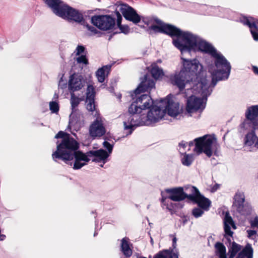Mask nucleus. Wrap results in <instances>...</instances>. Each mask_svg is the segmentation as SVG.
I'll return each mask as SVG.
<instances>
[{
    "label": "nucleus",
    "instance_id": "nucleus-1",
    "mask_svg": "<svg viewBox=\"0 0 258 258\" xmlns=\"http://www.w3.org/2000/svg\"><path fill=\"white\" fill-rule=\"evenodd\" d=\"M200 41L207 44L205 50L190 48L186 52L181 53L182 68L180 72H176L170 78L171 83L177 86L181 91L185 86L189 85H195L196 83L201 82L202 79H206L203 66L197 59H189L184 57L185 54H189L190 51H201L211 55L214 64L208 66V71L212 76V88L217 81L227 79L229 77L231 66L225 57L218 52L212 45L197 36Z\"/></svg>",
    "mask_w": 258,
    "mask_h": 258
},
{
    "label": "nucleus",
    "instance_id": "nucleus-2",
    "mask_svg": "<svg viewBox=\"0 0 258 258\" xmlns=\"http://www.w3.org/2000/svg\"><path fill=\"white\" fill-rule=\"evenodd\" d=\"M55 138H61V140L60 143H57L56 151L52 154L53 159L55 161V159H61L67 163L68 161L75 158L73 166L74 169H79L86 165L90 161L89 157L91 156L94 157L93 161H102L104 164L113 149V145L104 141L103 145L107 150V152L100 149L89 151L85 154L80 151H77L79 148V144L69 134L60 131L55 135Z\"/></svg>",
    "mask_w": 258,
    "mask_h": 258
},
{
    "label": "nucleus",
    "instance_id": "nucleus-3",
    "mask_svg": "<svg viewBox=\"0 0 258 258\" xmlns=\"http://www.w3.org/2000/svg\"><path fill=\"white\" fill-rule=\"evenodd\" d=\"M156 23L157 25H152L148 28V32L150 34L153 32L164 33L171 37L175 36L176 38L173 40V43L182 54L190 48L205 50V47H207V44L201 41L197 35L191 32L182 31L174 26L163 23L159 20L156 21Z\"/></svg>",
    "mask_w": 258,
    "mask_h": 258
},
{
    "label": "nucleus",
    "instance_id": "nucleus-4",
    "mask_svg": "<svg viewBox=\"0 0 258 258\" xmlns=\"http://www.w3.org/2000/svg\"><path fill=\"white\" fill-rule=\"evenodd\" d=\"M165 115L163 107L153 105L147 114L143 112L142 114L135 113L126 116L123 121L124 129L129 130L128 134H131L134 127L142 125H151L160 120Z\"/></svg>",
    "mask_w": 258,
    "mask_h": 258
},
{
    "label": "nucleus",
    "instance_id": "nucleus-5",
    "mask_svg": "<svg viewBox=\"0 0 258 258\" xmlns=\"http://www.w3.org/2000/svg\"><path fill=\"white\" fill-rule=\"evenodd\" d=\"M191 90L195 94L199 93L202 96L199 98L191 95L187 100L186 110L189 113L199 111L202 112L205 108L207 98L209 96L212 89L207 79H202L201 82L195 83V85H191Z\"/></svg>",
    "mask_w": 258,
    "mask_h": 258
},
{
    "label": "nucleus",
    "instance_id": "nucleus-6",
    "mask_svg": "<svg viewBox=\"0 0 258 258\" xmlns=\"http://www.w3.org/2000/svg\"><path fill=\"white\" fill-rule=\"evenodd\" d=\"M188 189L191 192L188 195L184 192L183 188L181 187L166 189L165 191L168 194L166 197L173 201H181L187 198L204 209L208 210L211 205V201L203 196L196 187L190 186Z\"/></svg>",
    "mask_w": 258,
    "mask_h": 258
},
{
    "label": "nucleus",
    "instance_id": "nucleus-7",
    "mask_svg": "<svg viewBox=\"0 0 258 258\" xmlns=\"http://www.w3.org/2000/svg\"><path fill=\"white\" fill-rule=\"evenodd\" d=\"M195 147L194 151L198 155L204 153L208 157L213 154L217 155L220 146L214 135H206L194 140Z\"/></svg>",
    "mask_w": 258,
    "mask_h": 258
},
{
    "label": "nucleus",
    "instance_id": "nucleus-8",
    "mask_svg": "<svg viewBox=\"0 0 258 258\" xmlns=\"http://www.w3.org/2000/svg\"><path fill=\"white\" fill-rule=\"evenodd\" d=\"M153 105H155L154 102L149 95H142L131 104L128 108V114L125 115L124 119H126V116L135 113L140 114L145 112L146 109H150Z\"/></svg>",
    "mask_w": 258,
    "mask_h": 258
},
{
    "label": "nucleus",
    "instance_id": "nucleus-9",
    "mask_svg": "<svg viewBox=\"0 0 258 258\" xmlns=\"http://www.w3.org/2000/svg\"><path fill=\"white\" fill-rule=\"evenodd\" d=\"M91 22L94 26L104 31L110 30L115 25V19L107 15L93 16Z\"/></svg>",
    "mask_w": 258,
    "mask_h": 258
},
{
    "label": "nucleus",
    "instance_id": "nucleus-10",
    "mask_svg": "<svg viewBox=\"0 0 258 258\" xmlns=\"http://www.w3.org/2000/svg\"><path fill=\"white\" fill-rule=\"evenodd\" d=\"M161 101V103L166 104V110L168 114L170 116L176 117L181 113L182 108L180 107L179 102L176 100L173 96L168 95L166 98Z\"/></svg>",
    "mask_w": 258,
    "mask_h": 258
},
{
    "label": "nucleus",
    "instance_id": "nucleus-11",
    "mask_svg": "<svg viewBox=\"0 0 258 258\" xmlns=\"http://www.w3.org/2000/svg\"><path fill=\"white\" fill-rule=\"evenodd\" d=\"M89 134L93 138L100 137L105 135L106 129L103 118L97 114L89 127Z\"/></svg>",
    "mask_w": 258,
    "mask_h": 258
},
{
    "label": "nucleus",
    "instance_id": "nucleus-12",
    "mask_svg": "<svg viewBox=\"0 0 258 258\" xmlns=\"http://www.w3.org/2000/svg\"><path fill=\"white\" fill-rule=\"evenodd\" d=\"M59 17L70 20H73L77 22H81L83 19L82 15L77 10L64 5L60 12Z\"/></svg>",
    "mask_w": 258,
    "mask_h": 258
},
{
    "label": "nucleus",
    "instance_id": "nucleus-13",
    "mask_svg": "<svg viewBox=\"0 0 258 258\" xmlns=\"http://www.w3.org/2000/svg\"><path fill=\"white\" fill-rule=\"evenodd\" d=\"M85 124L84 117L79 111H74L70 115L69 125L68 129L73 127L76 131H79Z\"/></svg>",
    "mask_w": 258,
    "mask_h": 258
},
{
    "label": "nucleus",
    "instance_id": "nucleus-14",
    "mask_svg": "<svg viewBox=\"0 0 258 258\" xmlns=\"http://www.w3.org/2000/svg\"><path fill=\"white\" fill-rule=\"evenodd\" d=\"M119 10L126 20L135 24H137L140 21L141 18L140 16L133 8L128 5L126 4L120 5L119 6Z\"/></svg>",
    "mask_w": 258,
    "mask_h": 258
},
{
    "label": "nucleus",
    "instance_id": "nucleus-15",
    "mask_svg": "<svg viewBox=\"0 0 258 258\" xmlns=\"http://www.w3.org/2000/svg\"><path fill=\"white\" fill-rule=\"evenodd\" d=\"M85 85L86 82L82 76L74 74L70 77L68 87L71 93L81 90Z\"/></svg>",
    "mask_w": 258,
    "mask_h": 258
},
{
    "label": "nucleus",
    "instance_id": "nucleus-16",
    "mask_svg": "<svg viewBox=\"0 0 258 258\" xmlns=\"http://www.w3.org/2000/svg\"><path fill=\"white\" fill-rule=\"evenodd\" d=\"M223 221L224 229L225 232L224 237L227 240V241H228L230 243H231V240H232V236L233 234V232L231 231V229H236V225L235 224L233 219L228 212L226 213Z\"/></svg>",
    "mask_w": 258,
    "mask_h": 258
},
{
    "label": "nucleus",
    "instance_id": "nucleus-17",
    "mask_svg": "<svg viewBox=\"0 0 258 258\" xmlns=\"http://www.w3.org/2000/svg\"><path fill=\"white\" fill-rule=\"evenodd\" d=\"M240 22L248 26L253 39L258 41V19L243 17L240 19Z\"/></svg>",
    "mask_w": 258,
    "mask_h": 258
},
{
    "label": "nucleus",
    "instance_id": "nucleus-18",
    "mask_svg": "<svg viewBox=\"0 0 258 258\" xmlns=\"http://www.w3.org/2000/svg\"><path fill=\"white\" fill-rule=\"evenodd\" d=\"M255 130L248 133L244 138V145L250 151H255L258 149V137L256 136Z\"/></svg>",
    "mask_w": 258,
    "mask_h": 258
},
{
    "label": "nucleus",
    "instance_id": "nucleus-19",
    "mask_svg": "<svg viewBox=\"0 0 258 258\" xmlns=\"http://www.w3.org/2000/svg\"><path fill=\"white\" fill-rule=\"evenodd\" d=\"M246 120L244 124L252 123V125L258 121V105H252L248 107L245 111Z\"/></svg>",
    "mask_w": 258,
    "mask_h": 258
},
{
    "label": "nucleus",
    "instance_id": "nucleus-20",
    "mask_svg": "<svg viewBox=\"0 0 258 258\" xmlns=\"http://www.w3.org/2000/svg\"><path fill=\"white\" fill-rule=\"evenodd\" d=\"M155 86V82L152 79L148 78V76L146 75L139 87L134 91L136 95L139 94L142 92H144L149 88H154Z\"/></svg>",
    "mask_w": 258,
    "mask_h": 258
},
{
    "label": "nucleus",
    "instance_id": "nucleus-21",
    "mask_svg": "<svg viewBox=\"0 0 258 258\" xmlns=\"http://www.w3.org/2000/svg\"><path fill=\"white\" fill-rule=\"evenodd\" d=\"M44 3L49 7L53 13L56 16L60 15V11L62 10L64 4L60 0H43Z\"/></svg>",
    "mask_w": 258,
    "mask_h": 258
},
{
    "label": "nucleus",
    "instance_id": "nucleus-22",
    "mask_svg": "<svg viewBox=\"0 0 258 258\" xmlns=\"http://www.w3.org/2000/svg\"><path fill=\"white\" fill-rule=\"evenodd\" d=\"M111 66L106 65L99 69L96 73V76L98 82L102 83L104 81L105 78L108 76L110 70Z\"/></svg>",
    "mask_w": 258,
    "mask_h": 258
},
{
    "label": "nucleus",
    "instance_id": "nucleus-23",
    "mask_svg": "<svg viewBox=\"0 0 258 258\" xmlns=\"http://www.w3.org/2000/svg\"><path fill=\"white\" fill-rule=\"evenodd\" d=\"M235 209L240 215L245 216L250 215L252 211L251 206L248 203L241 204L239 207H237Z\"/></svg>",
    "mask_w": 258,
    "mask_h": 258
},
{
    "label": "nucleus",
    "instance_id": "nucleus-24",
    "mask_svg": "<svg viewBox=\"0 0 258 258\" xmlns=\"http://www.w3.org/2000/svg\"><path fill=\"white\" fill-rule=\"evenodd\" d=\"M233 239H232L231 243L227 241L229 243V245H227V246L228 247V252L229 253V258H234L237 253L239 252L241 248V246L234 241H233Z\"/></svg>",
    "mask_w": 258,
    "mask_h": 258
},
{
    "label": "nucleus",
    "instance_id": "nucleus-25",
    "mask_svg": "<svg viewBox=\"0 0 258 258\" xmlns=\"http://www.w3.org/2000/svg\"><path fill=\"white\" fill-rule=\"evenodd\" d=\"M121 248L123 253L126 256L129 257L132 254V250L130 247L128 238L124 237L122 239L121 243Z\"/></svg>",
    "mask_w": 258,
    "mask_h": 258
},
{
    "label": "nucleus",
    "instance_id": "nucleus-26",
    "mask_svg": "<svg viewBox=\"0 0 258 258\" xmlns=\"http://www.w3.org/2000/svg\"><path fill=\"white\" fill-rule=\"evenodd\" d=\"M215 254L218 257H227L226 249L221 242H217L215 244Z\"/></svg>",
    "mask_w": 258,
    "mask_h": 258
},
{
    "label": "nucleus",
    "instance_id": "nucleus-27",
    "mask_svg": "<svg viewBox=\"0 0 258 258\" xmlns=\"http://www.w3.org/2000/svg\"><path fill=\"white\" fill-rule=\"evenodd\" d=\"M245 203V196L244 193L241 191H238L236 192L234 196V201L233 205L234 208L235 209Z\"/></svg>",
    "mask_w": 258,
    "mask_h": 258
},
{
    "label": "nucleus",
    "instance_id": "nucleus-28",
    "mask_svg": "<svg viewBox=\"0 0 258 258\" xmlns=\"http://www.w3.org/2000/svg\"><path fill=\"white\" fill-rule=\"evenodd\" d=\"M252 248L250 245L247 244L245 248L240 251L236 258H244L246 256L247 258H252Z\"/></svg>",
    "mask_w": 258,
    "mask_h": 258
},
{
    "label": "nucleus",
    "instance_id": "nucleus-29",
    "mask_svg": "<svg viewBox=\"0 0 258 258\" xmlns=\"http://www.w3.org/2000/svg\"><path fill=\"white\" fill-rule=\"evenodd\" d=\"M151 72L153 77L155 79H159L164 75L163 70L156 64L152 65Z\"/></svg>",
    "mask_w": 258,
    "mask_h": 258
},
{
    "label": "nucleus",
    "instance_id": "nucleus-30",
    "mask_svg": "<svg viewBox=\"0 0 258 258\" xmlns=\"http://www.w3.org/2000/svg\"><path fill=\"white\" fill-rule=\"evenodd\" d=\"M195 159L194 155L192 154H183L181 161L184 166H189L191 165Z\"/></svg>",
    "mask_w": 258,
    "mask_h": 258
},
{
    "label": "nucleus",
    "instance_id": "nucleus-31",
    "mask_svg": "<svg viewBox=\"0 0 258 258\" xmlns=\"http://www.w3.org/2000/svg\"><path fill=\"white\" fill-rule=\"evenodd\" d=\"M80 102V99L79 97L76 96L74 93H71V103L72 106V112L74 111L78 110L76 109V107L79 105Z\"/></svg>",
    "mask_w": 258,
    "mask_h": 258
},
{
    "label": "nucleus",
    "instance_id": "nucleus-32",
    "mask_svg": "<svg viewBox=\"0 0 258 258\" xmlns=\"http://www.w3.org/2000/svg\"><path fill=\"white\" fill-rule=\"evenodd\" d=\"M95 91L94 87L91 85H88L86 92V99H94Z\"/></svg>",
    "mask_w": 258,
    "mask_h": 258
},
{
    "label": "nucleus",
    "instance_id": "nucleus-33",
    "mask_svg": "<svg viewBox=\"0 0 258 258\" xmlns=\"http://www.w3.org/2000/svg\"><path fill=\"white\" fill-rule=\"evenodd\" d=\"M86 108L87 110L91 112L95 111V105L94 99H86Z\"/></svg>",
    "mask_w": 258,
    "mask_h": 258
},
{
    "label": "nucleus",
    "instance_id": "nucleus-34",
    "mask_svg": "<svg viewBox=\"0 0 258 258\" xmlns=\"http://www.w3.org/2000/svg\"><path fill=\"white\" fill-rule=\"evenodd\" d=\"M75 60L79 64L87 65L88 64V60L85 54L78 55L75 58Z\"/></svg>",
    "mask_w": 258,
    "mask_h": 258
},
{
    "label": "nucleus",
    "instance_id": "nucleus-35",
    "mask_svg": "<svg viewBox=\"0 0 258 258\" xmlns=\"http://www.w3.org/2000/svg\"><path fill=\"white\" fill-rule=\"evenodd\" d=\"M198 206L200 207V208H195L193 209L192 211V215L195 218H199L202 216V215L204 214V211H206V210L204 209L202 207L200 206L199 205Z\"/></svg>",
    "mask_w": 258,
    "mask_h": 258
},
{
    "label": "nucleus",
    "instance_id": "nucleus-36",
    "mask_svg": "<svg viewBox=\"0 0 258 258\" xmlns=\"http://www.w3.org/2000/svg\"><path fill=\"white\" fill-rule=\"evenodd\" d=\"M167 197L163 199L162 202L164 205L166 206V208L169 211H173L174 210V205L171 202H170Z\"/></svg>",
    "mask_w": 258,
    "mask_h": 258
},
{
    "label": "nucleus",
    "instance_id": "nucleus-37",
    "mask_svg": "<svg viewBox=\"0 0 258 258\" xmlns=\"http://www.w3.org/2000/svg\"><path fill=\"white\" fill-rule=\"evenodd\" d=\"M49 108L52 113H57L59 110V105L56 101H51L49 103Z\"/></svg>",
    "mask_w": 258,
    "mask_h": 258
},
{
    "label": "nucleus",
    "instance_id": "nucleus-38",
    "mask_svg": "<svg viewBox=\"0 0 258 258\" xmlns=\"http://www.w3.org/2000/svg\"><path fill=\"white\" fill-rule=\"evenodd\" d=\"M194 145V143L192 142H189V143L181 142V143H179V150L180 153L183 152L184 151V150H185V148L186 147H188L187 150H189V147L191 145Z\"/></svg>",
    "mask_w": 258,
    "mask_h": 258
},
{
    "label": "nucleus",
    "instance_id": "nucleus-39",
    "mask_svg": "<svg viewBox=\"0 0 258 258\" xmlns=\"http://www.w3.org/2000/svg\"><path fill=\"white\" fill-rule=\"evenodd\" d=\"M85 47L83 45H78L74 51V54L77 56L78 55H81L82 54H84L85 52Z\"/></svg>",
    "mask_w": 258,
    "mask_h": 258
},
{
    "label": "nucleus",
    "instance_id": "nucleus-40",
    "mask_svg": "<svg viewBox=\"0 0 258 258\" xmlns=\"http://www.w3.org/2000/svg\"><path fill=\"white\" fill-rule=\"evenodd\" d=\"M86 27L87 28V29L90 32V34L93 35L97 34L98 33V30L94 26L86 25Z\"/></svg>",
    "mask_w": 258,
    "mask_h": 258
},
{
    "label": "nucleus",
    "instance_id": "nucleus-41",
    "mask_svg": "<svg viewBox=\"0 0 258 258\" xmlns=\"http://www.w3.org/2000/svg\"><path fill=\"white\" fill-rule=\"evenodd\" d=\"M250 223L252 228H258V217L256 216L253 220H250Z\"/></svg>",
    "mask_w": 258,
    "mask_h": 258
},
{
    "label": "nucleus",
    "instance_id": "nucleus-42",
    "mask_svg": "<svg viewBox=\"0 0 258 258\" xmlns=\"http://www.w3.org/2000/svg\"><path fill=\"white\" fill-rule=\"evenodd\" d=\"M118 28L121 30V32L124 34H127L129 32V28L127 26L120 25Z\"/></svg>",
    "mask_w": 258,
    "mask_h": 258
},
{
    "label": "nucleus",
    "instance_id": "nucleus-43",
    "mask_svg": "<svg viewBox=\"0 0 258 258\" xmlns=\"http://www.w3.org/2000/svg\"><path fill=\"white\" fill-rule=\"evenodd\" d=\"M154 258H168L167 255L163 252H159Z\"/></svg>",
    "mask_w": 258,
    "mask_h": 258
},
{
    "label": "nucleus",
    "instance_id": "nucleus-44",
    "mask_svg": "<svg viewBox=\"0 0 258 258\" xmlns=\"http://www.w3.org/2000/svg\"><path fill=\"white\" fill-rule=\"evenodd\" d=\"M247 233L248 234V237L249 238H252L253 236L255 235L256 234V231L252 230H247Z\"/></svg>",
    "mask_w": 258,
    "mask_h": 258
},
{
    "label": "nucleus",
    "instance_id": "nucleus-45",
    "mask_svg": "<svg viewBox=\"0 0 258 258\" xmlns=\"http://www.w3.org/2000/svg\"><path fill=\"white\" fill-rule=\"evenodd\" d=\"M67 86V84L66 82H63L62 80V78H61L58 83V87L61 89L66 88Z\"/></svg>",
    "mask_w": 258,
    "mask_h": 258
},
{
    "label": "nucleus",
    "instance_id": "nucleus-46",
    "mask_svg": "<svg viewBox=\"0 0 258 258\" xmlns=\"http://www.w3.org/2000/svg\"><path fill=\"white\" fill-rule=\"evenodd\" d=\"M117 25L118 26V27L120 26V25H121V15H120V14L117 12Z\"/></svg>",
    "mask_w": 258,
    "mask_h": 258
},
{
    "label": "nucleus",
    "instance_id": "nucleus-47",
    "mask_svg": "<svg viewBox=\"0 0 258 258\" xmlns=\"http://www.w3.org/2000/svg\"><path fill=\"white\" fill-rule=\"evenodd\" d=\"M252 71L256 75H258V68L255 66L252 67Z\"/></svg>",
    "mask_w": 258,
    "mask_h": 258
},
{
    "label": "nucleus",
    "instance_id": "nucleus-48",
    "mask_svg": "<svg viewBox=\"0 0 258 258\" xmlns=\"http://www.w3.org/2000/svg\"><path fill=\"white\" fill-rule=\"evenodd\" d=\"M252 128L254 130H258V121L256 123H255L252 125Z\"/></svg>",
    "mask_w": 258,
    "mask_h": 258
},
{
    "label": "nucleus",
    "instance_id": "nucleus-49",
    "mask_svg": "<svg viewBox=\"0 0 258 258\" xmlns=\"http://www.w3.org/2000/svg\"><path fill=\"white\" fill-rule=\"evenodd\" d=\"M218 188V185H215V186H213V187L212 189V191H216L217 189Z\"/></svg>",
    "mask_w": 258,
    "mask_h": 258
},
{
    "label": "nucleus",
    "instance_id": "nucleus-50",
    "mask_svg": "<svg viewBox=\"0 0 258 258\" xmlns=\"http://www.w3.org/2000/svg\"><path fill=\"white\" fill-rule=\"evenodd\" d=\"M176 238H174L173 239V245H174V244L176 243Z\"/></svg>",
    "mask_w": 258,
    "mask_h": 258
},
{
    "label": "nucleus",
    "instance_id": "nucleus-51",
    "mask_svg": "<svg viewBox=\"0 0 258 258\" xmlns=\"http://www.w3.org/2000/svg\"><path fill=\"white\" fill-rule=\"evenodd\" d=\"M244 126H245V128H246V126H245L247 124H249V123H246V124H244V123H243ZM249 124H251L252 125V123H250Z\"/></svg>",
    "mask_w": 258,
    "mask_h": 258
},
{
    "label": "nucleus",
    "instance_id": "nucleus-52",
    "mask_svg": "<svg viewBox=\"0 0 258 258\" xmlns=\"http://www.w3.org/2000/svg\"><path fill=\"white\" fill-rule=\"evenodd\" d=\"M118 98L119 99H120V98H121V95H119L118 96Z\"/></svg>",
    "mask_w": 258,
    "mask_h": 258
},
{
    "label": "nucleus",
    "instance_id": "nucleus-53",
    "mask_svg": "<svg viewBox=\"0 0 258 258\" xmlns=\"http://www.w3.org/2000/svg\"><path fill=\"white\" fill-rule=\"evenodd\" d=\"M151 242L152 243H153V239L152 238L151 239Z\"/></svg>",
    "mask_w": 258,
    "mask_h": 258
},
{
    "label": "nucleus",
    "instance_id": "nucleus-54",
    "mask_svg": "<svg viewBox=\"0 0 258 258\" xmlns=\"http://www.w3.org/2000/svg\"><path fill=\"white\" fill-rule=\"evenodd\" d=\"M72 134L74 135V136H76V134L75 133H74L73 132H72Z\"/></svg>",
    "mask_w": 258,
    "mask_h": 258
},
{
    "label": "nucleus",
    "instance_id": "nucleus-55",
    "mask_svg": "<svg viewBox=\"0 0 258 258\" xmlns=\"http://www.w3.org/2000/svg\"><path fill=\"white\" fill-rule=\"evenodd\" d=\"M219 258H227V257H218Z\"/></svg>",
    "mask_w": 258,
    "mask_h": 258
},
{
    "label": "nucleus",
    "instance_id": "nucleus-56",
    "mask_svg": "<svg viewBox=\"0 0 258 258\" xmlns=\"http://www.w3.org/2000/svg\"><path fill=\"white\" fill-rule=\"evenodd\" d=\"M97 115V112L96 111V113L95 114V116H96Z\"/></svg>",
    "mask_w": 258,
    "mask_h": 258
},
{
    "label": "nucleus",
    "instance_id": "nucleus-57",
    "mask_svg": "<svg viewBox=\"0 0 258 258\" xmlns=\"http://www.w3.org/2000/svg\"><path fill=\"white\" fill-rule=\"evenodd\" d=\"M100 166H101V167H103V165H102V164H101Z\"/></svg>",
    "mask_w": 258,
    "mask_h": 258
}]
</instances>
